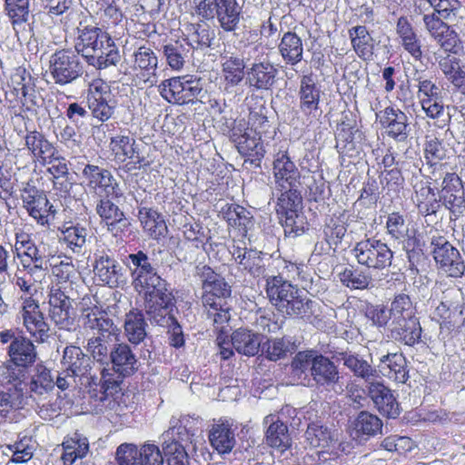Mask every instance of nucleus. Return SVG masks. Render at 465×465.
Listing matches in <instances>:
<instances>
[{
	"mask_svg": "<svg viewBox=\"0 0 465 465\" xmlns=\"http://www.w3.org/2000/svg\"><path fill=\"white\" fill-rule=\"evenodd\" d=\"M190 420L187 417H182L181 419L172 417L170 420L169 429L163 434V441H171L176 440H188L190 436L193 433L191 431V428L188 427Z\"/></svg>",
	"mask_w": 465,
	"mask_h": 465,
	"instance_id": "nucleus-61",
	"label": "nucleus"
},
{
	"mask_svg": "<svg viewBox=\"0 0 465 465\" xmlns=\"http://www.w3.org/2000/svg\"><path fill=\"white\" fill-rule=\"evenodd\" d=\"M232 256L235 261L253 277H259L263 273V262L261 252L246 248H234Z\"/></svg>",
	"mask_w": 465,
	"mask_h": 465,
	"instance_id": "nucleus-47",
	"label": "nucleus"
},
{
	"mask_svg": "<svg viewBox=\"0 0 465 465\" xmlns=\"http://www.w3.org/2000/svg\"><path fill=\"white\" fill-rule=\"evenodd\" d=\"M48 315L59 329L72 331L76 329L75 315L71 299L60 288L52 287L49 292Z\"/></svg>",
	"mask_w": 465,
	"mask_h": 465,
	"instance_id": "nucleus-11",
	"label": "nucleus"
},
{
	"mask_svg": "<svg viewBox=\"0 0 465 465\" xmlns=\"http://www.w3.org/2000/svg\"><path fill=\"white\" fill-rule=\"evenodd\" d=\"M27 386H29L32 397L45 398L54 387V377L52 375L51 371L45 366L37 364Z\"/></svg>",
	"mask_w": 465,
	"mask_h": 465,
	"instance_id": "nucleus-43",
	"label": "nucleus"
},
{
	"mask_svg": "<svg viewBox=\"0 0 465 465\" xmlns=\"http://www.w3.org/2000/svg\"><path fill=\"white\" fill-rule=\"evenodd\" d=\"M86 100L92 116L100 122L108 121L114 114L115 102L111 98L110 88L100 79L89 85Z\"/></svg>",
	"mask_w": 465,
	"mask_h": 465,
	"instance_id": "nucleus-12",
	"label": "nucleus"
},
{
	"mask_svg": "<svg viewBox=\"0 0 465 465\" xmlns=\"http://www.w3.org/2000/svg\"><path fill=\"white\" fill-rule=\"evenodd\" d=\"M25 368L16 365H3L0 368V383L9 392H16L24 398L27 387Z\"/></svg>",
	"mask_w": 465,
	"mask_h": 465,
	"instance_id": "nucleus-37",
	"label": "nucleus"
},
{
	"mask_svg": "<svg viewBox=\"0 0 465 465\" xmlns=\"http://www.w3.org/2000/svg\"><path fill=\"white\" fill-rule=\"evenodd\" d=\"M272 173L275 189L299 187L301 173L292 161L287 150H280L273 155Z\"/></svg>",
	"mask_w": 465,
	"mask_h": 465,
	"instance_id": "nucleus-14",
	"label": "nucleus"
},
{
	"mask_svg": "<svg viewBox=\"0 0 465 465\" xmlns=\"http://www.w3.org/2000/svg\"><path fill=\"white\" fill-rule=\"evenodd\" d=\"M321 94V87L316 84L312 74L302 77L298 95L300 110L303 114L315 116V113L319 110Z\"/></svg>",
	"mask_w": 465,
	"mask_h": 465,
	"instance_id": "nucleus-24",
	"label": "nucleus"
},
{
	"mask_svg": "<svg viewBox=\"0 0 465 465\" xmlns=\"http://www.w3.org/2000/svg\"><path fill=\"white\" fill-rule=\"evenodd\" d=\"M460 7L459 0H417L415 3V12L422 14L432 8L443 19H449L455 15V12Z\"/></svg>",
	"mask_w": 465,
	"mask_h": 465,
	"instance_id": "nucleus-52",
	"label": "nucleus"
},
{
	"mask_svg": "<svg viewBox=\"0 0 465 465\" xmlns=\"http://www.w3.org/2000/svg\"><path fill=\"white\" fill-rule=\"evenodd\" d=\"M5 6L18 40H26L32 32L29 0H5Z\"/></svg>",
	"mask_w": 465,
	"mask_h": 465,
	"instance_id": "nucleus-18",
	"label": "nucleus"
},
{
	"mask_svg": "<svg viewBox=\"0 0 465 465\" xmlns=\"http://www.w3.org/2000/svg\"><path fill=\"white\" fill-rule=\"evenodd\" d=\"M266 443L274 449L285 450L291 446L287 426L280 421H272L266 431Z\"/></svg>",
	"mask_w": 465,
	"mask_h": 465,
	"instance_id": "nucleus-54",
	"label": "nucleus"
},
{
	"mask_svg": "<svg viewBox=\"0 0 465 465\" xmlns=\"http://www.w3.org/2000/svg\"><path fill=\"white\" fill-rule=\"evenodd\" d=\"M379 372L397 383L404 384L409 380L407 360L402 353H387L380 358Z\"/></svg>",
	"mask_w": 465,
	"mask_h": 465,
	"instance_id": "nucleus-26",
	"label": "nucleus"
},
{
	"mask_svg": "<svg viewBox=\"0 0 465 465\" xmlns=\"http://www.w3.org/2000/svg\"><path fill=\"white\" fill-rule=\"evenodd\" d=\"M276 190L281 192L276 205V212L281 219H282L284 215L294 214V213L300 211L302 198L298 191V187Z\"/></svg>",
	"mask_w": 465,
	"mask_h": 465,
	"instance_id": "nucleus-50",
	"label": "nucleus"
},
{
	"mask_svg": "<svg viewBox=\"0 0 465 465\" xmlns=\"http://www.w3.org/2000/svg\"><path fill=\"white\" fill-rule=\"evenodd\" d=\"M421 327L418 318L406 320L403 322L391 323V337L408 346L419 343L421 337Z\"/></svg>",
	"mask_w": 465,
	"mask_h": 465,
	"instance_id": "nucleus-41",
	"label": "nucleus"
},
{
	"mask_svg": "<svg viewBox=\"0 0 465 465\" xmlns=\"http://www.w3.org/2000/svg\"><path fill=\"white\" fill-rule=\"evenodd\" d=\"M340 359L354 376L370 384L379 378V371L359 354L341 352L340 353Z\"/></svg>",
	"mask_w": 465,
	"mask_h": 465,
	"instance_id": "nucleus-34",
	"label": "nucleus"
},
{
	"mask_svg": "<svg viewBox=\"0 0 465 465\" xmlns=\"http://www.w3.org/2000/svg\"><path fill=\"white\" fill-rule=\"evenodd\" d=\"M90 358L79 347H66L64 351L63 364L65 369L79 379L85 376L90 370Z\"/></svg>",
	"mask_w": 465,
	"mask_h": 465,
	"instance_id": "nucleus-44",
	"label": "nucleus"
},
{
	"mask_svg": "<svg viewBox=\"0 0 465 465\" xmlns=\"http://www.w3.org/2000/svg\"><path fill=\"white\" fill-rule=\"evenodd\" d=\"M353 50L359 57L369 60L373 54L372 37L367 28L363 25H357L349 30Z\"/></svg>",
	"mask_w": 465,
	"mask_h": 465,
	"instance_id": "nucleus-49",
	"label": "nucleus"
},
{
	"mask_svg": "<svg viewBox=\"0 0 465 465\" xmlns=\"http://www.w3.org/2000/svg\"><path fill=\"white\" fill-rule=\"evenodd\" d=\"M24 404V398L16 392L0 391V422L12 420L14 414Z\"/></svg>",
	"mask_w": 465,
	"mask_h": 465,
	"instance_id": "nucleus-60",
	"label": "nucleus"
},
{
	"mask_svg": "<svg viewBox=\"0 0 465 465\" xmlns=\"http://www.w3.org/2000/svg\"><path fill=\"white\" fill-rule=\"evenodd\" d=\"M396 32L404 50L408 52L415 61L422 58L421 43L414 28L404 16L398 19Z\"/></svg>",
	"mask_w": 465,
	"mask_h": 465,
	"instance_id": "nucleus-32",
	"label": "nucleus"
},
{
	"mask_svg": "<svg viewBox=\"0 0 465 465\" xmlns=\"http://www.w3.org/2000/svg\"><path fill=\"white\" fill-rule=\"evenodd\" d=\"M386 232L391 239L404 242L409 262L413 264L416 256L420 255V250L415 249L416 239L409 235V224L404 215L394 212L387 216Z\"/></svg>",
	"mask_w": 465,
	"mask_h": 465,
	"instance_id": "nucleus-17",
	"label": "nucleus"
},
{
	"mask_svg": "<svg viewBox=\"0 0 465 465\" xmlns=\"http://www.w3.org/2000/svg\"><path fill=\"white\" fill-rule=\"evenodd\" d=\"M376 117L389 137L399 143L407 141L411 128L408 116L404 112L399 108L388 106L377 113Z\"/></svg>",
	"mask_w": 465,
	"mask_h": 465,
	"instance_id": "nucleus-15",
	"label": "nucleus"
},
{
	"mask_svg": "<svg viewBox=\"0 0 465 465\" xmlns=\"http://www.w3.org/2000/svg\"><path fill=\"white\" fill-rule=\"evenodd\" d=\"M93 271L95 278L111 288L117 287L122 282V267L109 254L102 252L94 254Z\"/></svg>",
	"mask_w": 465,
	"mask_h": 465,
	"instance_id": "nucleus-20",
	"label": "nucleus"
},
{
	"mask_svg": "<svg viewBox=\"0 0 465 465\" xmlns=\"http://www.w3.org/2000/svg\"><path fill=\"white\" fill-rule=\"evenodd\" d=\"M163 456L167 465H190L185 448L176 440L163 442Z\"/></svg>",
	"mask_w": 465,
	"mask_h": 465,
	"instance_id": "nucleus-57",
	"label": "nucleus"
},
{
	"mask_svg": "<svg viewBox=\"0 0 465 465\" xmlns=\"http://www.w3.org/2000/svg\"><path fill=\"white\" fill-rule=\"evenodd\" d=\"M161 96L170 104L183 105L205 97L204 81L193 74L172 77L158 85Z\"/></svg>",
	"mask_w": 465,
	"mask_h": 465,
	"instance_id": "nucleus-4",
	"label": "nucleus"
},
{
	"mask_svg": "<svg viewBox=\"0 0 465 465\" xmlns=\"http://www.w3.org/2000/svg\"><path fill=\"white\" fill-rule=\"evenodd\" d=\"M265 291L270 303L284 317L309 320L315 313L317 303L280 275L267 278Z\"/></svg>",
	"mask_w": 465,
	"mask_h": 465,
	"instance_id": "nucleus-2",
	"label": "nucleus"
},
{
	"mask_svg": "<svg viewBox=\"0 0 465 465\" xmlns=\"http://www.w3.org/2000/svg\"><path fill=\"white\" fill-rule=\"evenodd\" d=\"M124 263L131 272L135 290L144 294L146 313L161 322L164 308L172 304L173 298L166 282L158 275L150 258L142 251L129 254Z\"/></svg>",
	"mask_w": 465,
	"mask_h": 465,
	"instance_id": "nucleus-1",
	"label": "nucleus"
},
{
	"mask_svg": "<svg viewBox=\"0 0 465 465\" xmlns=\"http://www.w3.org/2000/svg\"><path fill=\"white\" fill-rule=\"evenodd\" d=\"M83 178L90 190L103 197L119 198L123 193L111 172L94 164H86Z\"/></svg>",
	"mask_w": 465,
	"mask_h": 465,
	"instance_id": "nucleus-13",
	"label": "nucleus"
},
{
	"mask_svg": "<svg viewBox=\"0 0 465 465\" xmlns=\"http://www.w3.org/2000/svg\"><path fill=\"white\" fill-rule=\"evenodd\" d=\"M196 274L202 282V302L204 308L217 306L216 302H224L231 296L232 289L229 283L211 267L197 266Z\"/></svg>",
	"mask_w": 465,
	"mask_h": 465,
	"instance_id": "nucleus-8",
	"label": "nucleus"
},
{
	"mask_svg": "<svg viewBox=\"0 0 465 465\" xmlns=\"http://www.w3.org/2000/svg\"><path fill=\"white\" fill-rule=\"evenodd\" d=\"M64 453L62 460L64 465H72L77 459H83L89 450V442L86 437L74 433L63 441Z\"/></svg>",
	"mask_w": 465,
	"mask_h": 465,
	"instance_id": "nucleus-45",
	"label": "nucleus"
},
{
	"mask_svg": "<svg viewBox=\"0 0 465 465\" xmlns=\"http://www.w3.org/2000/svg\"><path fill=\"white\" fill-rule=\"evenodd\" d=\"M41 164H49L47 172L52 175L54 187H57L59 179H65V183H61L60 185L61 189L67 191L69 185V183H67L69 168L66 159L57 153L46 159V162L41 163Z\"/></svg>",
	"mask_w": 465,
	"mask_h": 465,
	"instance_id": "nucleus-56",
	"label": "nucleus"
},
{
	"mask_svg": "<svg viewBox=\"0 0 465 465\" xmlns=\"http://www.w3.org/2000/svg\"><path fill=\"white\" fill-rule=\"evenodd\" d=\"M196 15L203 19L216 18L226 32L236 30L241 19L242 7L237 0H193Z\"/></svg>",
	"mask_w": 465,
	"mask_h": 465,
	"instance_id": "nucleus-5",
	"label": "nucleus"
},
{
	"mask_svg": "<svg viewBox=\"0 0 465 465\" xmlns=\"http://www.w3.org/2000/svg\"><path fill=\"white\" fill-rule=\"evenodd\" d=\"M338 366L328 357L318 353L311 371L310 382L313 381L320 387H331L340 381Z\"/></svg>",
	"mask_w": 465,
	"mask_h": 465,
	"instance_id": "nucleus-25",
	"label": "nucleus"
},
{
	"mask_svg": "<svg viewBox=\"0 0 465 465\" xmlns=\"http://www.w3.org/2000/svg\"><path fill=\"white\" fill-rule=\"evenodd\" d=\"M232 426L228 420H219L210 429L209 440L219 453H229L235 446V433Z\"/></svg>",
	"mask_w": 465,
	"mask_h": 465,
	"instance_id": "nucleus-30",
	"label": "nucleus"
},
{
	"mask_svg": "<svg viewBox=\"0 0 465 465\" xmlns=\"http://www.w3.org/2000/svg\"><path fill=\"white\" fill-rule=\"evenodd\" d=\"M110 361L114 371L122 378L132 376L139 367L135 354L131 347L124 342L117 343L111 349Z\"/></svg>",
	"mask_w": 465,
	"mask_h": 465,
	"instance_id": "nucleus-21",
	"label": "nucleus"
},
{
	"mask_svg": "<svg viewBox=\"0 0 465 465\" xmlns=\"http://www.w3.org/2000/svg\"><path fill=\"white\" fill-rule=\"evenodd\" d=\"M433 258L439 268L450 277H460L465 271L460 252L444 237L433 236L430 242Z\"/></svg>",
	"mask_w": 465,
	"mask_h": 465,
	"instance_id": "nucleus-10",
	"label": "nucleus"
},
{
	"mask_svg": "<svg viewBox=\"0 0 465 465\" xmlns=\"http://www.w3.org/2000/svg\"><path fill=\"white\" fill-rule=\"evenodd\" d=\"M134 68L139 71L145 83L153 85L156 80V71L158 67V58L153 49L147 46H140L134 51Z\"/></svg>",
	"mask_w": 465,
	"mask_h": 465,
	"instance_id": "nucleus-29",
	"label": "nucleus"
},
{
	"mask_svg": "<svg viewBox=\"0 0 465 465\" xmlns=\"http://www.w3.org/2000/svg\"><path fill=\"white\" fill-rule=\"evenodd\" d=\"M7 354L14 365L22 366V368L31 366L37 357L33 341L23 335L19 336V339L13 345H8Z\"/></svg>",
	"mask_w": 465,
	"mask_h": 465,
	"instance_id": "nucleus-33",
	"label": "nucleus"
},
{
	"mask_svg": "<svg viewBox=\"0 0 465 465\" xmlns=\"http://www.w3.org/2000/svg\"><path fill=\"white\" fill-rule=\"evenodd\" d=\"M25 148L31 154V157L41 163H45L46 159L57 154L54 145L45 137V135L36 130L27 131L24 136Z\"/></svg>",
	"mask_w": 465,
	"mask_h": 465,
	"instance_id": "nucleus-28",
	"label": "nucleus"
},
{
	"mask_svg": "<svg viewBox=\"0 0 465 465\" xmlns=\"http://www.w3.org/2000/svg\"><path fill=\"white\" fill-rule=\"evenodd\" d=\"M242 127V131L262 137L269 133L271 127L267 116L262 112L251 111L247 123L239 122L236 126Z\"/></svg>",
	"mask_w": 465,
	"mask_h": 465,
	"instance_id": "nucleus-62",
	"label": "nucleus"
},
{
	"mask_svg": "<svg viewBox=\"0 0 465 465\" xmlns=\"http://www.w3.org/2000/svg\"><path fill=\"white\" fill-rule=\"evenodd\" d=\"M191 31L187 36L189 47L203 48L211 45L214 38V32L207 25H192Z\"/></svg>",
	"mask_w": 465,
	"mask_h": 465,
	"instance_id": "nucleus-64",
	"label": "nucleus"
},
{
	"mask_svg": "<svg viewBox=\"0 0 465 465\" xmlns=\"http://www.w3.org/2000/svg\"><path fill=\"white\" fill-rule=\"evenodd\" d=\"M369 395L381 414L392 419L399 416L400 405L388 387L374 381L369 386Z\"/></svg>",
	"mask_w": 465,
	"mask_h": 465,
	"instance_id": "nucleus-23",
	"label": "nucleus"
},
{
	"mask_svg": "<svg viewBox=\"0 0 465 465\" xmlns=\"http://www.w3.org/2000/svg\"><path fill=\"white\" fill-rule=\"evenodd\" d=\"M340 280L343 285L351 290H365L372 283L369 273L354 268H346L340 273Z\"/></svg>",
	"mask_w": 465,
	"mask_h": 465,
	"instance_id": "nucleus-55",
	"label": "nucleus"
},
{
	"mask_svg": "<svg viewBox=\"0 0 465 465\" xmlns=\"http://www.w3.org/2000/svg\"><path fill=\"white\" fill-rule=\"evenodd\" d=\"M232 140L236 143L238 152L246 156L245 162L249 161L252 164L259 165L263 158L265 150L262 137L242 131L241 125L232 129Z\"/></svg>",
	"mask_w": 465,
	"mask_h": 465,
	"instance_id": "nucleus-19",
	"label": "nucleus"
},
{
	"mask_svg": "<svg viewBox=\"0 0 465 465\" xmlns=\"http://www.w3.org/2000/svg\"><path fill=\"white\" fill-rule=\"evenodd\" d=\"M262 338L257 332L239 328L232 334V345L240 354L245 356L256 355L261 347Z\"/></svg>",
	"mask_w": 465,
	"mask_h": 465,
	"instance_id": "nucleus-38",
	"label": "nucleus"
},
{
	"mask_svg": "<svg viewBox=\"0 0 465 465\" xmlns=\"http://www.w3.org/2000/svg\"><path fill=\"white\" fill-rule=\"evenodd\" d=\"M415 313L416 308L408 294L399 293L394 296L390 308L391 323L416 318Z\"/></svg>",
	"mask_w": 465,
	"mask_h": 465,
	"instance_id": "nucleus-51",
	"label": "nucleus"
},
{
	"mask_svg": "<svg viewBox=\"0 0 465 465\" xmlns=\"http://www.w3.org/2000/svg\"><path fill=\"white\" fill-rule=\"evenodd\" d=\"M357 435L375 436L381 433L382 421L374 414L361 411L354 421Z\"/></svg>",
	"mask_w": 465,
	"mask_h": 465,
	"instance_id": "nucleus-59",
	"label": "nucleus"
},
{
	"mask_svg": "<svg viewBox=\"0 0 465 465\" xmlns=\"http://www.w3.org/2000/svg\"><path fill=\"white\" fill-rule=\"evenodd\" d=\"M83 328L91 336L103 338L116 337L119 331L114 321L104 311L86 314V319L83 320Z\"/></svg>",
	"mask_w": 465,
	"mask_h": 465,
	"instance_id": "nucleus-31",
	"label": "nucleus"
},
{
	"mask_svg": "<svg viewBox=\"0 0 465 465\" xmlns=\"http://www.w3.org/2000/svg\"><path fill=\"white\" fill-rule=\"evenodd\" d=\"M189 51V45L181 41H173L163 46L166 62L173 70L183 68Z\"/></svg>",
	"mask_w": 465,
	"mask_h": 465,
	"instance_id": "nucleus-53",
	"label": "nucleus"
},
{
	"mask_svg": "<svg viewBox=\"0 0 465 465\" xmlns=\"http://www.w3.org/2000/svg\"><path fill=\"white\" fill-rule=\"evenodd\" d=\"M110 147L114 155V160L118 163H124L128 159L134 164L133 168H141L148 166L149 162L139 151L135 140L128 135H117L111 138ZM132 167H129L131 170Z\"/></svg>",
	"mask_w": 465,
	"mask_h": 465,
	"instance_id": "nucleus-16",
	"label": "nucleus"
},
{
	"mask_svg": "<svg viewBox=\"0 0 465 465\" xmlns=\"http://www.w3.org/2000/svg\"><path fill=\"white\" fill-rule=\"evenodd\" d=\"M278 51L286 64L294 66L303 57L302 40L295 33L286 32L278 45Z\"/></svg>",
	"mask_w": 465,
	"mask_h": 465,
	"instance_id": "nucleus-35",
	"label": "nucleus"
},
{
	"mask_svg": "<svg viewBox=\"0 0 465 465\" xmlns=\"http://www.w3.org/2000/svg\"><path fill=\"white\" fill-rule=\"evenodd\" d=\"M22 200L29 214L41 224L47 223L49 213H55L46 195L35 187L25 189Z\"/></svg>",
	"mask_w": 465,
	"mask_h": 465,
	"instance_id": "nucleus-22",
	"label": "nucleus"
},
{
	"mask_svg": "<svg viewBox=\"0 0 465 465\" xmlns=\"http://www.w3.org/2000/svg\"><path fill=\"white\" fill-rule=\"evenodd\" d=\"M318 353V351L312 350L299 351L292 361L291 367L292 373L301 380L303 385L310 386L311 371Z\"/></svg>",
	"mask_w": 465,
	"mask_h": 465,
	"instance_id": "nucleus-48",
	"label": "nucleus"
},
{
	"mask_svg": "<svg viewBox=\"0 0 465 465\" xmlns=\"http://www.w3.org/2000/svg\"><path fill=\"white\" fill-rule=\"evenodd\" d=\"M18 319L32 338L37 342H45L50 336V327L45 319L38 302L31 296L21 297Z\"/></svg>",
	"mask_w": 465,
	"mask_h": 465,
	"instance_id": "nucleus-7",
	"label": "nucleus"
},
{
	"mask_svg": "<svg viewBox=\"0 0 465 465\" xmlns=\"http://www.w3.org/2000/svg\"><path fill=\"white\" fill-rule=\"evenodd\" d=\"M74 48L86 62L98 69L116 65L121 59L117 46L111 35L95 25H80Z\"/></svg>",
	"mask_w": 465,
	"mask_h": 465,
	"instance_id": "nucleus-3",
	"label": "nucleus"
},
{
	"mask_svg": "<svg viewBox=\"0 0 465 465\" xmlns=\"http://www.w3.org/2000/svg\"><path fill=\"white\" fill-rule=\"evenodd\" d=\"M147 323L140 311H130L125 315L124 329V335L134 345L143 342L147 338Z\"/></svg>",
	"mask_w": 465,
	"mask_h": 465,
	"instance_id": "nucleus-42",
	"label": "nucleus"
},
{
	"mask_svg": "<svg viewBox=\"0 0 465 465\" xmlns=\"http://www.w3.org/2000/svg\"><path fill=\"white\" fill-rule=\"evenodd\" d=\"M305 436L307 440L310 442V445L313 448H325L329 446V443L331 440V430L319 422H312L309 424Z\"/></svg>",
	"mask_w": 465,
	"mask_h": 465,
	"instance_id": "nucleus-63",
	"label": "nucleus"
},
{
	"mask_svg": "<svg viewBox=\"0 0 465 465\" xmlns=\"http://www.w3.org/2000/svg\"><path fill=\"white\" fill-rule=\"evenodd\" d=\"M352 253L361 265L373 270H383L391 266L393 259V252L387 243L374 237L357 242Z\"/></svg>",
	"mask_w": 465,
	"mask_h": 465,
	"instance_id": "nucleus-6",
	"label": "nucleus"
},
{
	"mask_svg": "<svg viewBox=\"0 0 465 465\" xmlns=\"http://www.w3.org/2000/svg\"><path fill=\"white\" fill-rule=\"evenodd\" d=\"M139 220L147 234L159 240L165 237L168 232L167 225L163 215L156 210L147 207H141L138 212Z\"/></svg>",
	"mask_w": 465,
	"mask_h": 465,
	"instance_id": "nucleus-39",
	"label": "nucleus"
},
{
	"mask_svg": "<svg viewBox=\"0 0 465 465\" xmlns=\"http://www.w3.org/2000/svg\"><path fill=\"white\" fill-rule=\"evenodd\" d=\"M49 72L55 84L64 85L72 83L83 73L78 54L70 49L56 51L50 57Z\"/></svg>",
	"mask_w": 465,
	"mask_h": 465,
	"instance_id": "nucleus-9",
	"label": "nucleus"
},
{
	"mask_svg": "<svg viewBox=\"0 0 465 465\" xmlns=\"http://www.w3.org/2000/svg\"><path fill=\"white\" fill-rule=\"evenodd\" d=\"M88 232L80 224L64 227L61 230L60 242L74 253H83L85 249Z\"/></svg>",
	"mask_w": 465,
	"mask_h": 465,
	"instance_id": "nucleus-46",
	"label": "nucleus"
},
{
	"mask_svg": "<svg viewBox=\"0 0 465 465\" xmlns=\"http://www.w3.org/2000/svg\"><path fill=\"white\" fill-rule=\"evenodd\" d=\"M244 62L239 57L231 56L223 63V75L226 84L238 85L244 77Z\"/></svg>",
	"mask_w": 465,
	"mask_h": 465,
	"instance_id": "nucleus-58",
	"label": "nucleus"
},
{
	"mask_svg": "<svg viewBox=\"0 0 465 465\" xmlns=\"http://www.w3.org/2000/svg\"><path fill=\"white\" fill-rule=\"evenodd\" d=\"M220 213L229 226L238 229L242 234L253 225L251 213L239 204L226 203L222 207Z\"/></svg>",
	"mask_w": 465,
	"mask_h": 465,
	"instance_id": "nucleus-40",
	"label": "nucleus"
},
{
	"mask_svg": "<svg viewBox=\"0 0 465 465\" xmlns=\"http://www.w3.org/2000/svg\"><path fill=\"white\" fill-rule=\"evenodd\" d=\"M277 68L268 61L253 63L247 70V82L257 90H269L276 82Z\"/></svg>",
	"mask_w": 465,
	"mask_h": 465,
	"instance_id": "nucleus-27",
	"label": "nucleus"
},
{
	"mask_svg": "<svg viewBox=\"0 0 465 465\" xmlns=\"http://www.w3.org/2000/svg\"><path fill=\"white\" fill-rule=\"evenodd\" d=\"M415 194L413 201L419 213L424 216L434 214L440 208V201L428 182L419 181L413 184Z\"/></svg>",
	"mask_w": 465,
	"mask_h": 465,
	"instance_id": "nucleus-36",
	"label": "nucleus"
}]
</instances>
